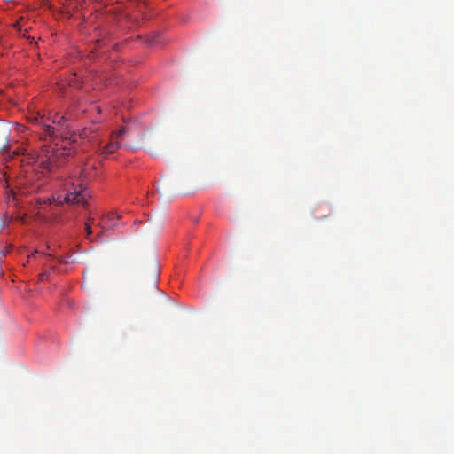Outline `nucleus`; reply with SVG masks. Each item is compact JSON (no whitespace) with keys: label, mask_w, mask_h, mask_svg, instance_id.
Listing matches in <instances>:
<instances>
[{"label":"nucleus","mask_w":454,"mask_h":454,"mask_svg":"<svg viewBox=\"0 0 454 454\" xmlns=\"http://www.w3.org/2000/svg\"><path fill=\"white\" fill-rule=\"evenodd\" d=\"M70 120V115H59L58 114L53 116L51 119V124H54L56 127L51 124L45 122L42 118L35 119L37 124L42 126V137L46 139L49 137L53 145H44L43 148H42V160H40V165L43 167L44 169L48 171H51V169L55 168L60 167L63 162V159L67 158L72 153H74L73 148L68 147L67 145L70 143L67 142V137L63 135V132L68 129V121Z\"/></svg>","instance_id":"nucleus-1"},{"label":"nucleus","mask_w":454,"mask_h":454,"mask_svg":"<svg viewBox=\"0 0 454 454\" xmlns=\"http://www.w3.org/2000/svg\"><path fill=\"white\" fill-rule=\"evenodd\" d=\"M95 170V165H83L79 170L78 179H69L67 182V193H65L64 201L67 204H84L88 198L86 185L91 178V171Z\"/></svg>","instance_id":"nucleus-2"},{"label":"nucleus","mask_w":454,"mask_h":454,"mask_svg":"<svg viewBox=\"0 0 454 454\" xmlns=\"http://www.w3.org/2000/svg\"><path fill=\"white\" fill-rule=\"evenodd\" d=\"M125 133V127H121V129H118L117 132L113 133V135H111L110 143L106 144V145L104 146V148H102V155L107 156L114 153V152L116 151L121 146V144L118 142L117 139L123 137Z\"/></svg>","instance_id":"nucleus-3"},{"label":"nucleus","mask_w":454,"mask_h":454,"mask_svg":"<svg viewBox=\"0 0 454 454\" xmlns=\"http://www.w3.org/2000/svg\"><path fill=\"white\" fill-rule=\"evenodd\" d=\"M119 215L114 212H110L106 215L105 219H102V224H104V228H114L116 223L114 221L118 220Z\"/></svg>","instance_id":"nucleus-4"},{"label":"nucleus","mask_w":454,"mask_h":454,"mask_svg":"<svg viewBox=\"0 0 454 454\" xmlns=\"http://www.w3.org/2000/svg\"><path fill=\"white\" fill-rule=\"evenodd\" d=\"M74 108H76V110H78L81 113L86 112V109L83 107V100L79 101L78 105H76V106H74Z\"/></svg>","instance_id":"nucleus-5"},{"label":"nucleus","mask_w":454,"mask_h":454,"mask_svg":"<svg viewBox=\"0 0 454 454\" xmlns=\"http://www.w3.org/2000/svg\"><path fill=\"white\" fill-rule=\"evenodd\" d=\"M158 43H160V38L156 36L154 39H153L152 43H150V45H156Z\"/></svg>","instance_id":"nucleus-6"},{"label":"nucleus","mask_w":454,"mask_h":454,"mask_svg":"<svg viewBox=\"0 0 454 454\" xmlns=\"http://www.w3.org/2000/svg\"><path fill=\"white\" fill-rule=\"evenodd\" d=\"M85 230H87V237H90L91 234L90 225L89 223L85 224Z\"/></svg>","instance_id":"nucleus-7"},{"label":"nucleus","mask_w":454,"mask_h":454,"mask_svg":"<svg viewBox=\"0 0 454 454\" xmlns=\"http://www.w3.org/2000/svg\"><path fill=\"white\" fill-rule=\"evenodd\" d=\"M45 278H47V274H45V273L40 274V281H44Z\"/></svg>","instance_id":"nucleus-8"},{"label":"nucleus","mask_w":454,"mask_h":454,"mask_svg":"<svg viewBox=\"0 0 454 454\" xmlns=\"http://www.w3.org/2000/svg\"><path fill=\"white\" fill-rule=\"evenodd\" d=\"M316 218L322 219V218H324V216H316Z\"/></svg>","instance_id":"nucleus-9"},{"label":"nucleus","mask_w":454,"mask_h":454,"mask_svg":"<svg viewBox=\"0 0 454 454\" xmlns=\"http://www.w3.org/2000/svg\"><path fill=\"white\" fill-rule=\"evenodd\" d=\"M86 137V134H85V133H83V134H82V137Z\"/></svg>","instance_id":"nucleus-10"}]
</instances>
